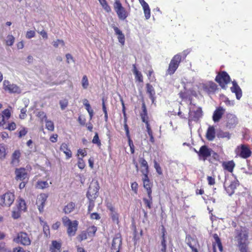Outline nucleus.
Here are the masks:
<instances>
[{
	"label": "nucleus",
	"mask_w": 252,
	"mask_h": 252,
	"mask_svg": "<svg viewBox=\"0 0 252 252\" xmlns=\"http://www.w3.org/2000/svg\"><path fill=\"white\" fill-rule=\"evenodd\" d=\"M235 238L237 239L241 252H248V231L244 227L241 226L235 230Z\"/></svg>",
	"instance_id": "nucleus-1"
},
{
	"label": "nucleus",
	"mask_w": 252,
	"mask_h": 252,
	"mask_svg": "<svg viewBox=\"0 0 252 252\" xmlns=\"http://www.w3.org/2000/svg\"><path fill=\"white\" fill-rule=\"evenodd\" d=\"M62 221L64 227L66 229V233L69 237L76 235L78 230L79 222L76 220H71L68 217L63 216Z\"/></svg>",
	"instance_id": "nucleus-2"
},
{
	"label": "nucleus",
	"mask_w": 252,
	"mask_h": 252,
	"mask_svg": "<svg viewBox=\"0 0 252 252\" xmlns=\"http://www.w3.org/2000/svg\"><path fill=\"white\" fill-rule=\"evenodd\" d=\"M182 61V56L181 54H177L172 58L166 70V75H173L177 68Z\"/></svg>",
	"instance_id": "nucleus-3"
},
{
	"label": "nucleus",
	"mask_w": 252,
	"mask_h": 252,
	"mask_svg": "<svg viewBox=\"0 0 252 252\" xmlns=\"http://www.w3.org/2000/svg\"><path fill=\"white\" fill-rule=\"evenodd\" d=\"M139 162L141 168V172L143 174L142 178L143 184L153 183L148 176L149 169L147 161L143 158H140Z\"/></svg>",
	"instance_id": "nucleus-4"
},
{
	"label": "nucleus",
	"mask_w": 252,
	"mask_h": 252,
	"mask_svg": "<svg viewBox=\"0 0 252 252\" xmlns=\"http://www.w3.org/2000/svg\"><path fill=\"white\" fill-rule=\"evenodd\" d=\"M13 241L24 246H30L32 242L29 235L24 231H20L17 233L16 236L13 237Z\"/></svg>",
	"instance_id": "nucleus-5"
},
{
	"label": "nucleus",
	"mask_w": 252,
	"mask_h": 252,
	"mask_svg": "<svg viewBox=\"0 0 252 252\" xmlns=\"http://www.w3.org/2000/svg\"><path fill=\"white\" fill-rule=\"evenodd\" d=\"M114 8L119 19L125 20L129 15V12L122 6L119 0H115L114 4Z\"/></svg>",
	"instance_id": "nucleus-6"
},
{
	"label": "nucleus",
	"mask_w": 252,
	"mask_h": 252,
	"mask_svg": "<svg viewBox=\"0 0 252 252\" xmlns=\"http://www.w3.org/2000/svg\"><path fill=\"white\" fill-rule=\"evenodd\" d=\"M14 200V193L8 191L0 196V205L3 207H9L13 204Z\"/></svg>",
	"instance_id": "nucleus-7"
},
{
	"label": "nucleus",
	"mask_w": 252,
	"mask_h": 252,
	"mask_svg": "<svg viewBox=\"0 0 252 252\" xmlns=\"http://www.w3.org/2000/svg\"><path fill=\"white\" fill-rule=\"evenodd\" d=\"M215 81L222 89H225L227 84L230 81V77L226 71H221L218 73Z\"/></svg>",
	"instance_id": "nucleus-8"
},
{
	"label": "nucleus",
	"mask_w": 252,
	"mask_h": 252,
	"mask_svg": "<svg viewBox=\"0 0 252 252\" xmlns=\"http://www.w3.org/2000/svg\"><path fill=\"white\" fill-rule=\"evenodd\" d=\"M237 156L246 159L251 156L252 151L247 145L241 144L238 146L235 151Z\"/></svg>",
	"instance_id": "nucleus-9"
},
{
	"label": "nucleus",
	"mask_w": 252,
	"mask_h": 252,
	"mask_svg": "<svg viewBox=\"0 0 252 252\" xmlns=\"http://www.w3.org/2000/svg\"><path fill=\"white\" fill-rule=\"evenodd\" d=\"M144 188L146 189L148 194V198H143V200L145 205L149 209H151L153 204V197H152V188L153 183L143 184Z\"/></svg>",
	"instance_id": "nucleus-10"
},
{
	"label": "nucleus",
	"mask_w": 252,
	"mask_h": 252,
	"mask_svg": "<svg viewBox=\"0 0 252 252\" xmlns=\"http://www.w3.org/2000/svg\"><path fill=\"white\" fill-rule=\"evenodd\" d=\"M3 89L10 94H20L21 90L16 84H11L8 80H5L3 82Z\"/></svg>",
	"instance_id": "nucleus-11"
},
{
	"label": "nucleus",
	"mask_w": 252,
	"mask_h": 252,
	"mask_svg": "<svg viewBox=\"0 0 252 252\" xmlns=\"http://www.w3.org/2000/svg\"><path fill=\"white\" fill-rule=\"evenodd\" d=\"M195 152L197 154L200 159L205 161L207 158L211 156L212 150L209 148L207 146H202L198 151L194 150Z\"/></svg>",
	"instance_id": "nucleus-12"
},
{
	"label": "nucleus",
	"mask_w": 252,
	"mask_h": 252,
	"mask_svg": "<svg viewBox=\"0 0 252 252\" xmlns=\"http://www.w3.org/2000/svg\"><path fill=\"white\" fill-rule=\"evenodd\" d=\"M99 189V186L97 182L94 185H91L86 194L87 198L91 199H95L98 196Z\"/></svg>",
	"instance_id": "nucleus-13"
},
{
	"label": "nucleus",
	"mask_w": 252,
	"mask_h": 252,
	"mask_svg": "<svg viewBox=\"0 0 252 252\" xmlns=\"http://www.w3.org/2000/svg\"><path fill=\"white\" fill-rule=\"evenodd\" d=\"M122 245V238L120 233L115 235L113 239L111 250L112 252L115 251L120 250Z\"/></svg>",
	"instance_id": "nucleus-14"
},
{
	"label": "nucleus",
	"mask_w": 252,
	"mask_h": 252,
	"mask_svg": "<svg viewBox=\"0 0 252 252\" xmlns=\"http://www.w3.org/2000/svg\"><path fill=\"white\" fill-rule=\"evenodd\" d=\"M201 107H196L195 109L189 111V121H197L203 115Z\"/></svg>",
	"instance_id": "nucleus-15"
},
{
	"label": "nucleus",
	"mask_w": 252,
	"mask_h": 252,
	"mask_svg": "<svg viewBox=\"0 0 252 252\" xmlns=\"http://www.w3.org/2000/svg\"><path fill=\"white\" fill-rule=\"evenodd\" d=\"M12 109V107L9 106L8 108L3 110L1 113H0V126H3L6 121L11 117Z\"/></svg>",
	"instance_id": "nucleus-16"
},
{
	"label": "nucleus",
	"mask_w": 252,
	"mask_h": 252,
	"mask_svg": "<svg viewBox=\"0 0 252 252\" xmlns=\"http://www.w3.org/2000/svg\"><path fill=\"white\" fill-rule=\"evenodd\" d=\"M48 198V195L45 193H40L37 197L36 204L40 213L43 212L45 202Z\"/></svg>",
	"instance_id": "nucleus-17"
},
{
	"label": "nucleus",
	"mask_w": 252,
	"mask_h": 252,
	"mask_svg": "<svg viewBox=\"0 0 252 252\" xmlns=\"http://www.w3.org/2000/svg\"><path fill=\"white\" fill-rule=\"evenodd\" d=\"M202 87L203 90L208 94L214 93L218 90L217 85L212 81L204 84Z\"/></svg>",
	"instance_id": "nucleus-18"
},
{
	"label": "nucleus",
	"mask_w": 252,
	"mask_h": 252,
	"mask_svg": "<svg viewBox=\"0 0 252 252\" xmlns=\"http://www.w3.org/2000/svg\"><path fill=\"white\" fill-rule=\"evenodd\" d=\"M16 180L24 181L25 179H28V173L25 168H17L15 170Z\"/></svg>",
	"instance_id": "nucleus-19"
},
{
	"label": "nucleus",
	"mask_w": 252,
	"mask_h": 252,
	"mask_svg": "<svg viewBox=\"0 0 252 252\" xmlns=\"http://www.w3.org/2000/svg\"><path fill=\"white\" fill-rule=\"evenodd\" d=\"M225 109L222 107H219L214 111L212 119L214 122H218L221 119L223 115L224 114Z\"/></svg>",
	"instance_id": "nucleus-20"
},
{
	"label": "nucleus",
	"mask_w": 252,
	"mask_h": 252,
	"mask_svg": "<svg viewBox=\"0 0 252 252\" xmlns=\"http://www.w3.org/2000/svg\"><path fill=\"white\" fill-rule=\"evenodd\" d=\"M239 185V182L237 179L231 182L229 185L225 188V190L228 195L231 196L235 192V190L237 187Z\"/></svg>",
	"instance_id": "nucleus-21"
},
{
	"label": "nucleus",
	"mask_w": 252,
	"mask_h": 252,
	"mask_svg": "<svg viewBox=\"0 0 252 252\" xmlns=\"http://www.w3.org/2000/svg\"><path fill=\"white\" fill-rule=\"evenodd\" d=\"M140 116L142 122L145 124L149 123V118L148 115L146 106L144 102L142 104V111L140 113Z\"/></svg>",
	"instance_id": "nucleus-22"
},
{
	"label": "nucleus",
	"mask_w": 252,
	"mask_h": 252,
	"mask_svg": "<svg viewBox=\"0 0 252 252\" xmlns=\"http://www.w3.org/2000/svg\"><path fill=\"white\" fill-rule=\"evenodd\" d=\"M112 28L113 29L115 33L118 35V39L119 42L122 45H124L125 42V36L122 32L114 25H112Z\"/></svg>",
	"instance_id": "nucleus-23"
},
{
	"label": "nucleus",
	"mask_w": 252,
	"mask_h": 252,
	"mask_svg": "<svg viewBox=\"0 0 252 252\" xmlns=\"http://www.w3.org/2000/svg\"><path fill=\"white\" fill-rule=\"evenodd\" d=\"M138 1L143 7L146 19H149L151 16V10L148 4L144 0H138Z\"/></svg>",
	"instance_id": "nucleus-24"
},
{
	"label": "nucleus",
	"mask_w": 252,
	"mask_h": 252,
	"mask_svg": "<svg viewBox=\"0 0 252 252\" xmlns=\"http://www.w3.org/2000/svg\"><path fill=\"white\" fill-rule=\"evenodd\" d=\"M222 166L224 170L232 173L235 166V163L233 160L228 161H223L222 163Z\"/></svg>",
	"instance_id": "nucleus-25"
},
{
	"label": "nucleus",
	"mask_w": 252,
	"mask_h": 252,
	"mask_svg": "<svg viewBox=\"0 0 252 252\" xmlns=\"http://www.w3.org/2000/svg\"><path fill=\"white\" fill-rule=\"evenodd\" d=\"M21 157V152L20 150H15L12 155L11 164L12 165H17L20 161V158Z\"/></svg>",
	"instance_id": "nucleus-26"
},
{
	"label": "nucleus",
	"mask_w": 252,
	"mask_h": 252,
	"mask_svg": "<svg viewBox=\"0 0 252 252\" xmlns=\"http://www.w3.org/2000/svg\"><path fill=\"white\" fill-rule=\"evenodd\" d=\"M60 150L65 155L66 159H69L72 157V152L68 148L67 144L65 143H62L60 146Z\"/></svg>",
	"instance_id": "nucleus-27"
},
{
	"label": "nucleus",
	"mask_w": 252,
	"mask_h": 252,
	"mask_svg": "<svg viewBox=\"0 0 252 252\" xmlns=\"http://www.w3.org/2000/svg\"><path fill=\"white\" fill-rule=\"evenodd\" d=\"M215 127L213 126H209L206 133V139L210 141H212L215 139Z\"/></svg>",
	"instance_id": "nucleus-28"
},
{
	"label": "nucleus",
	"mask_w": 252,
	"mask_h": 252,
	"mask_svg": "<svg viewBox=\"0 0 252 252\" xmlns=\"http://www.w3.org/2000/svg\"><path fill=\"white\" fill-rule=\"evenodd\" d=\"M188 245L191 249L192 252H198L196 246H199V243L196 239L190 238L188 239Z\"/></svg>",
	"instance_id": "nucleus-29"
},
{
	"label": "nucleus",
	"mask_w": 252,
	"mask_h": 252,
	"mask_svg": "<svg viewBox=\"0 0 252 252\" xmlns=\"http://www.w3.org/2000/svg\"><path fill=\"white\" fill-rule=\"evenodd\" d=\"M231 91L235 94L237 99H240L242 97L241 89L236 82H233V86L231 88Z\"/></svg>",
	"instance_id": "nucleus-30"
},
{
	"label": "nucleus",
	"mask_w": 252,
	"mask_h": 252,
	"mask_svg": "<svg viewBox=\"0 0 252 252\" xmlns=\"http://www.w3.org/2000/svg\"><path fill=\"white\" fill-rule=\"evenodd\" d=\"M61 243L56 240H53L50 246V251L51 252H61Z\"/></svg>",
	"instance_id": "nucleus-31"
},
{
	"label": "nucleus",
	"mask_w": 252,
	"mask_h": 252,
	"mask_svg": "<svg viewBox=\"0 0 252 252\" xmlns=\"http://www.w3.org/2000/svg\"><path fill=\"white\" fill-rule=\"evenodd\" d=\"M147 93L149 94V97L151 99L152 102L155 100V91L152 85L150 84H146Z\"/></svg>",
	"instance_id": "nucleus-32"
},
{
	"label": "nucleus",
	"mask_w": 252,
	"mask_h": 252,
	"mask_svg": "<svg viewBox=\"0 0 252 252\" xmlns=\"http://www.w3.org/2000/svg\"><path fill=\"white\" fill-rule=\"evenodd\" d=\"M75 206V203L70 202L64 206L63 211L65 214H68L74 210Z\"/></svg>",
	"instance_id": "nucleus-33"
},
{
	"label": "nucleus",
	"mask_w": 252,
	"mask_h": 252,
	"mask_svg": "<svg viewBox=\"0 0 252 252\" xmlns=\"http://www.w3.org/2000/svg\"><path fill=\"white\" fill-rule=\"evenodd\" d=\"M166 230L164 227L162 229V236H161V251L162 252H166V237H165Z\"/></svg>",
	"instance_id": "nucleus-34"
},
{
	"label": "nucleus",
	"mask_w": 252,
	"mask_h": 252,
	"mask_svg": "<svg viewBox=\"0 0 252 252\" xmlns=\"http://www.w3.org/2000/svg\"><path fill=\"white\" fill-rule=\"evenodd\" d=\"M179 96L185 101L189 100L191 103L192 96L191 94L187 91H181L179 93Z\"/></svg>",
	"instance_id": "nucleus-35"
},
{
	"label": "nucleus",
	"mask_w": 252,
	"mask_h": 252,
	"mask_svg": "<svg viewBox=\"0 0 252 252\" xmlns=\"http://www.w3.org/2000/svg\"><path fill=\"white\" fill-rule=\"evenodd\" d=\"M213 237L215 240V242H213V244L216 243V246L217 245L220 251L222 252L223 251V247L219 236L217 233H214L213 234Z\"/></svg>",
	"instance_id": "nucleus-36"
},
{
	"label": "nucleus",
	"mask_w": 252,
	"mask_h": 252,
	"mask_svg": "<svg viewBox=\"0 0 252 252\" xmlns=\"http://www.w3.org/2000/svg\"><path fill=\"white\" fill-rule=\"evenodd\" d=\"M133 72L135 75V79L139 82H142L143 81L142 74L137 69L135 64L133 65Z\"/></svg>",
	"instance_id": "nucleus-37"
},
{
	"label": "nucleus",
	"mask_w": 252,
	"mask_h": 252,
	"mask_svg": "<svg viewBox=\"0 0 252 252\" xmlns=\"http://www.w3.org/2000/svg\"><path fill=\"white\" fill-rule=\"evenodd\" d=\"M17 206L18 209L19 210V211H26L27 210V206L25 201L21 198H18Z\"/></svg>",
	"instance_id": "nucleus-38"
},
{
	"label": "nucleus",
	"mask_w": 252,
	"mask_h": 252,
	"mask_svg": "<svg viewBox=\"0 0 252 252\" xmlns=\"http://www.w3.org/2000/svg\"><path fill=\"white\" fill-rule=\"evenodd\" d=\"M145 125H146L147 132L150 137V141L152 143L154 144L155 142V138H154V137L153 135V131H152V128L151 127L150 123H148V124H147Z\"/></svg>",
	"instance_id": "nucleus-39"
},
{
	"label": "nucleus",
	"mask_w": 252,
	"mask_h": 252,
	"mask_svg": "<svg viewBox=\"0 0 252 252\" xmlns=\"http://www.w3.org/2000/svg\"><path fill=\"white\" fill-rule=\"evenodd\" d=\"M84 102H84V105H85L86 109L87 110V111H88V112L89 114L90 119L91 120L93 118V117L94 115V111L91 108V105L89 104V103L88 102V101L87 99H85Z\"/></svg>",
	"instance_id": "nucleus-40"
},
{
	"label": "nucleus",
	"mask_w": 252,
	"mask_h": 252,
	"mask_svg": "<svg viewBox=\"0 0 252 252\" xmlns=\"http://www.w3.org/2000/svg\"><path fill=\"white\" fill-rule=\"evenodd\" d=\"M45 126L46 128L50 131H53L55 129L54 123L51 121L48 120L47 119L45 120Z\"/></svg>",
	"instance_id": "nucleus-41"
},
{
	"label": "nucleus",
	"mask_w": 252,
	"mask_h": 252,
	"mask_svg": "<svg viewBox=\"0 0 252 252\" xmlns=\"http://www.w3.org/2000/svg\"><path fill=\"white\" fill-rule=\"evenodd\" d=\"M103 9L107 12H110L111 11L110 6L108 5L106 0H98Z\"/></svg>",
	"instance_id": "nucleus-42"
},
{
	"label": "nucleus",
	"mask_w": 252,
	"mask_h": 252,
	"mask_svg": "<svg viewBox=\"0 0 252 252\" xmlns=\"http://www.w3.org/2000/svg\"><path fill=\"white\" fill-rule=\"evenodd\" d=\"M97 231V227L94 225H92L89 227L87 230V234L91 236H94L95 232Z\"/></svg>",
	"instance_id": "nucleus-43"
},
{
	"label": "nucleus",
	"mask_w": 252,
	"mask_h": 252,
	"mask_svg": "<svg viewBox=\"0 0 252 252\" xmlns=\"http://www.w3.org/2000/svg\"><path fill=\"white\" fill-rule=\"evenodd\" d=\"M47 187L48 183L47 181H38L36 185V188L39 189H44Z\"/></svg>",
	"instance_id": "nucleus-44"
},
{
	"label": "nucleus",
	"mask_w": 252,
	"mask_h": 252,
	"mask_svg": "<svg viewBox=\"0 0 252 252\" xmlns=\"http://www.w3.org/2000/svg\"><path fill=\"white\" fill-rule=\"evenodd\" d=\"M88 234L86 231H82L76 237V239L79 242H81L83 240L87 239Z\"/></svg>",
	"instance_id": "nucleus-45"
},
{
	"label": "nucleus",
	"mask_w": 252,
	"mask_h": 252,
	"mask_svg": "<svg viewBox=\"0 0 252 252\" xmlns=\"http://www.w3.org/2000/svg\"><path fill=\"white\" fill-rule=\"evenodd\" d=\"M15 41V38L12 35H8L5 40L6 45L8 46L13 45Z\"/></svg>",
	"instance_id": "nucleus-46"
},
{
	"label": "nucleus",
	"mask_w": 252,
	"mask_h": 252,
	"mask_svg": "<svg viewBox=\"0 0 252 252\" xmlns=\"http://www.w3.org/2000/svg\"><path fill=\"white\" fill-rule=\"evenodd\" d=\"M111 219L113 222L118 224L119 223V215L117 212H113L110 214Z\"/></svg>",
	"instance_id": "nucleus-47"
},
{
	"label": "nucleus",
	"mask_w": 252,
	"mask_h": 252,
	"mask_svg": "<svg viewBox=\"0 0 252 252\" xmlns=\"http://www.w3.org/2000/svg\"><path fill=\"white\" fill-rule=\"evenodd\" d=\"M81 84L84 89H87L89 86V81L86 75H84L82 77Z\"/></svg>",
	"instance_id": "nucleus-48"
},
{
	"label": "nucleus",
	"mask_w": 252,
	"mask_h": 252,
	"mask_svg": "<svg viewBox=\"0 0 252 252\" xmlns=\"http://www.w3.org/2000/svg\"><path fill=\"white\" fill-rule=\"evenodd\" d=\"M93 144L97 145L98 147H100L101 145V141L99 138L98 134L97 132L95 133L94 136L92 140Z\"/></svg>",
	"instance_id": "nucleus-49"
},
{
	"label": "nucleus",
	"mask_w": 252,
	"mask_h": 252,
	"mask_svg": "<svg viewBox=\"0 0 252 252\" xmlns=\"http://www.w3.org/2000/svg\"><path fill=\"white\" fill-rule=\"evenodd\" d=\"M6 149L4 145L0 144V159L5 158L6 156Z\"/></svg>",
	"instance_id": "nucleus-50"
},
{
	"label": "nucleus",
	"mask_w": 252,
	"mask_h": 252,
	"mask_svg": "<svg viewBox=\"0 0 252 252\" xmlns=\"http://www.w3.org/2000/svg\"><path fill=\"white\" fill-rule=\"evenodd\" d=\"M77 166L80 169H83L85 167L86 164L82 158L78 157Z\"/></svg>",
	"instance_id": "nucleus-51"
},
{
	"label": "nucleus",
	"mask_w": 252,
	"mask_h": 252,
	"mask_svg": "<svg viewBox=\"0 0 252 252\" xmlns=\"http://www.w3.org/2000/svg\"><path fill=\"white\" fill-rule=\"evenodd\" d=\"M36 116L40 119L42 123L43 121H45L47 119L46 114L43 111H39L36 114Z\"/></svg>",
	"instance_id": "nucleus-52"
},
{
	"label": "nucleus",
	"mask_w": 252,
	"mask_h": 252,
	"mask_svg": "<svg viewBox=\"0 0 252 252\" xmlns=\"http://www.w3.org/2000/svg\"><path fill=\"white\" fill-rule=\"evenodd\" d=\"M89 205L88 207V213H91V211L93 210L94 206V201L95 199H88Z\"/></svg>",
	"instance_id": "nucleus-53"
},
{
	"label": "nucleus",
	"mask_w": 252,
	"mask_h": 252,
	"mask_svg": "<svg viewBox=\"0 0 252 252\" xmlns=\"http://www.w3.org/2000/svg\"><path fill=\"white\" fill-rule=\"evenodd\" d=\"M154 168L156 169L157 172L160 175H162V171L159 164L156 160H154Z\"/></svg>",
	"instance_id": "nucleus-54"
},
{
	"label": "nucleus",
	"mask_w": 252,
	"mask_h": 252,
	"mask_svg": "<svg viewBox=\"0 0 252 252\" xmlns=\"http://www.w3.org/2000/svg\"><path fill=\"white\" fill-rule=\"evenodd\" d=\"M5 128L10 131L14 130L16 128V125L14 122H11L8 124L7 126Z\"/></svg>",
	"instance_id": "nucleus-55"
},
{
	"label": "nucleus",
	"mask_w": 252,
	"mask_h": 252,
	"mask_svg": "<svg viewBox=\"0 0 252 252\" xmlns=\"http://www.w3.org/2000/svg\"><path fill=\"white\" fill-rule=\"evenodd\" d=\"M128 145L130 147V153L131 154H133L135 152V147L133 144L132 140L131 139L130 137H128Z\"/></svg>",
	"instance_id": "nucleus-56"
},
{
	"label": "nucleus",
	"mask_w": 252,
	"mask_h": 252,
	"mask_svg": "<svg viewBox=\"0 0 252 252\" xmlns=\"http://www.w3.org/2000/svg\"><path fill=\"white\" fill-rule=\"evenodd\" d=\"M121 101L122 102V112L125 118L124 120V124H127V118L126 116V107L125 105L124 101L123 99H121Z\"/></svg>",
	"instance_id": "nucleus-57"
},
{
	"label": "nucleus",
	"mask_w": 252,
	"mask_h": 252,
	"mask_svg": "<svg viewBox=\"0 0 252 252\" xmlns=\"http://www.w3.org/2000/svg\"><path fill=\"white\" fill-rule=\"evenodd\" d=\"M43 232L46 236L50 235V228L49 225L47 224V223H45L43 225Z\"/></svg>",
	"instance_id": "nucleus-58"
},
{
	"label": "nucleus",
	"mask_w": 252,
	"mask_h": 252,
	"mask_svg": "<svg viewBox=\"0 0 252 252\" xmlns=\"http://www.w3.org/2000/svg\"><path fill=\"white\" fill-rule=\"evenodd\" d=\"M68 102L66 99L62 100L60 101L61 108L62 110H64L68 105Z\"/></svg>",
	"instance_id": "nucleus-59"
},
{
	"label": "nucleus",
	"mask_w": 252,
	"mask_h": 252,
	"mask_svg": "<svg viewBox=\"0 0 252 252\" xmlns=\"http://www.w3.org/2000/svg\"><path fill=\"white\" fill-rule=\"evenodd\" d=\"M28 133V130L25 127H23L18 132V137L21 138L24 136H25Z\"/></svg>",
	"instance_id": "nucleus-60"
},
{
	"label": "nucleus",
	"mask_w": 252,
	"mask_h": 252,
	"mask_svg": "<svg viewBox=\"0 0 252 252\" xmlns=\"http://www.w3.org/2000/svg\"><path fill=\"white\" fill-rule=\"evenodd\" d=\"M87 155V151L85 149H79L77 150V155L79 157L80 155L81 156L82 158L86 156Z\"/></svg>",
	"instance_id": "nucleus-61"
},
{
	"label": "nucleus",
	"mask_w": 252,
	"mask_h": 252,
	"mask_svg": "<svg viewBox=\"0 0 252 252\" xmlns=\"http://www.w3.org/2000/svg\"><path fill=\"white\" fill-rule=\"evenodd\" d=\"M131 189L135 194L138 193V185L136 182H134L131 184Z\"/></svg>",
	"instance_id": "nucleus-62"
},
{
	"label": "nucleus",
	"mask_w": 252,
	"mask_h": 252,
	"mask_svg": "<svg viewBox=\"0 0 252 252\" xmlns=\"http://www.w3.org/2000/svg\"><path fill=\"white\" fill-rule=\"evenodd\" d=\"M35 35V32L34 31H28L26 34V37L28 39H31L34 37Z\"/></svg>",
	"instance_id": "nucleus-63"
},
{
	"label": "nucleus",
	"mask_w": 252,
	"mask_h": 252,
	"mask_svg": "<svg viewBox=\"0 0 252 252\" xmlns=\"http://www.w3.org/2000/svg\"><path fill=\"white\" fill-rule=\"evenodd\" d=\"M20 114L19 115V118L21 119H24L26 116L27 109L26 107L23 108L21 109Z\"/></svg>",
	"instance_id": "nucleus-64"
}]
</instances>
